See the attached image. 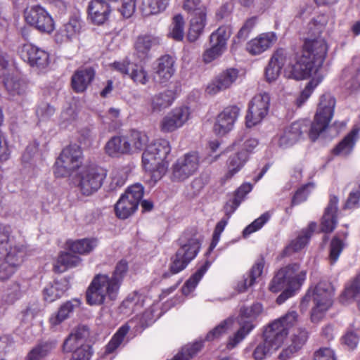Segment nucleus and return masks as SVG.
Instances as JSON below:
<instances>
[{
    "label": "nucleus",
    "mask_w": 360,
    "mask_h": 360,
    "mask_svg": "<svg viewBox=\"0 0 360 360\" xmlns=\"http://www.w3.org/2000/svg\"><path fill=\"white\" fill-rule=\"evenodd\" d=\"M325 40L317 37L307 39L300 52L288 53L283 49H277L271 57V75L278 76L284 67V74L288 78L296 80L311 77L297 99L301 106L311 96L313 90L321 82L319 72L327 54Z\"/></svg>",
    "instance_id": "f257e3e1"
},
{
    "label": "nucleus",
    "mask_w": 360,
    "mask_h": 360,
    "mask_svg": "<svg viewBox=\"0 0 360 360\" xmlns=\"http://www.w3.org/2000/svg\"><path fill=\"white\" fill-rule=\"evenodd\" d=\"M171 152L168 140L158 139L148 146L142 155V164L145 171L149 174V184L153 186L166 174L169 162L167 160Z\"/></svg>",
    "instance_id": "f03ea898"
},
{
    "label": "nucleus",
    "mask_w": 360,
    "mask_h": 360,
    "mask_svg": "<svg viewBox=\"0 0 360 360\" xmlns=\"http://www.w3.org/2000/svg\"><path fill=\"white\" fill-rule=\"evenodd\" d=\"M179 243L180 248L170 266V270L173 274L184 270L195 257L200 247V240L196 233H184L179 238Z\"/></svg>",
    "instance_id": "7ed1b4c3"
},
{
    "label": "nucleus",
    "mask_w": 360,
    "mask_h": 360,
    "mask_svg": "<svg viewBox=\"0 0 360 360\" xmlns=\"http://www.w3.org/2000/svg\"><path fill=\"white\" fill-rule=\"evenodd\" d=\"M335 98L329 94H325L320 98L314 122L311 123L309 136L312 141L328 127L334 112Z\"/></svg>",
    "instance_id": "20e7f679"
},
{
    "label": "nucleus",
    "mask_w": 360,
    "mask_h": 360,
    "mask_svg": "<svg viewBox=\"0 0 360 360\" xmlns=\"http://www.w3.org/2000/svg\"><path fill=\"white\" fill-rule=\"evenodd\" d=\"M144 193L140 184L130 186L123 193L115 206V213L120 219H127L136 210Z\"/></svg>",
    "instance_id": "39448f33"
},
{
    "label": "nucleus",
    "mask_w": 360,
    "mask_h": 360,
    "mask_svg": "<svg viewBox=\"0 0 360 360\" xmlns=\"http://www.w3.org/2000/svg\"><path fill=\"white\" fill-rule=\"evenodd\" d=\"M82 150L76 144L65 148L55 163L54 174L58 177L70 175L82 164Z\"/></svg>",
    "instance_id": "423d86ee"
},
{
    "label": "nucleus",
    "mask_w": 360,
    "mask_h": 360,
    "mask_svg": "<svg viewBox=\"0 0 360 360\" xmlns=\"http://www.w3.org/2000/svg\"><path fill=\"white\" fill-rule=\"evenodd\" d=\"M127 270L126 262H119L113 276L109 278L106 275L96 276L89 285L86 292H115L119 290L122 278Z\"/></svg>",
    "instance_id": "0eeeda50"
},
{
    "label": "nucleus",
    "mask_w": 360,
    "mask_h": 360,
    "mask_svg": "<svg viewBox=\"0 0 360 360\" xmlns=\"http://www.w3.org/2000/svg\"><path fill=\"white\" fill-rule=\"evenodd\" d=\"M262 311V306L256 303L250 307H243L240 309L239 319L240 328L233 335L229 337L226 347L231 349L237 346L252 330L253 326L252 320L255 319Z\"/></svg>",
    "instance_id": "6e6552de"
},
{
    "label": "nucleus",
    "mask_w": 360,
    "mask_h": 360,
    "mask_svg": "<svg viewBox=\"0 0 360 360\" xmlns=\"http://www.w3.org/2000/svg\"><path fill=\"white\" fill-rule=\"evenodd\" d=\"M105 176L106 172L101 167H83L77 176L78 187L83 195H90L101 188Z\"/></svg>",
    "instance_id": "1a4fd4ad"
},
{
    "label": "nucleus",
    "mask_w": 360,
    "mask_h": 360,
    "mask_svg": "<svg viewBox=\"0 0 360 360\" xmlns=\"http://www.w3.org/2000/svg\"><path fill=\"white\" fill-rule=\"evenodd\" d=\"M200 166V157L196 152L184 154L173 163L171 179L173 181H184L193 176Z\"/></svg>",
    "instance_id": "9d476101"
},
{
    "label": "nucleus",
    "mask_w": 360,
    "mask_h": 360,
    "mask_svg": "<svg viewBox=\"0 0 360 360\" xmlns=\"http://www.w3.org/2000/svg\"><path fill=\"white\" fill-rule=\"evenodd\" d=\"M299 266L293 264L281 268L275 275L274 282L278 285L285 288L283 292H294L300 289L304 274H298Z\"/></svg>",
    "instance_id": "9b49d317"
},
{
    "label": "nucleus",
    "mask_w": 360,
    "mask_h": 360,
    "mask_svg": "<svg viewBox=\"0 0 360 360\" xmlns=\"http://www.w3.org/2000/svg\"><path fill=\"white\" fill-rule=\"evenodd\" d=\"M269 103L270 95L268 93L259 94L253 97L245 116L247 127L251 128L262 122L268 114Z\"/></svg>",
    "instance_id": "f8f14e48"
},
{
    "label": "nucleus",
    "mask_w": 360,
    "mask_h": 360,
    "mask_svg": "<svg viewBox=\"0 0 360 360\" xmlns=\"http://www.w3.org/2000/svg\"><path fill=\"white\" fill-rule=\"evenodd\" d=\"M190 117L189 108L186 106L174 108L161 119L159 129L162 133L174 132L186 124Z\"/></svg>",
    "instance_id": "ddd939ff"
},
{
    "label": "nucleus",
    "mask_w": 360,
    "mask_h": 360,
    "mask_svg": "<svg viewBox=\"0 0 360 360\" xmlns=\"http://www.w3.org/2000/svg\"><path fill=\"white\" fill-rule=\"evenodd\" d=\"M25 18L28 24L41 32L49 34L55 28L52 17L44 8L39 6L25 11Z\"/></svg>",
    "instance_id": "4468645a"
},
{
    "label": "nucleus",
    "mask_w": 360,
    "mask_h": 360,
    "mask_svg": "<svg viewBox=\"0 0 360 360\" xmlns=\"http://www.w3.org/2000/svg\"><path fill=\"white\" fill-rule=\"evenodd\" d=\"M18 53L24 61L33 68L44 69L49 64V53L32 44H24L20 46Z\"/></svg>",
    "instance_id": "2eb2a0df"
},
{
    "label": "nucleus",
    "mask_w": 360,
    "mask_h": 360,
    "mask_svg": "<svg viewBox=\"0 0 360 360\" xmlns=\"http://www.w3.org/2000/svg\"><path fill=\"white\" fill-rule=\"evenodd\" d=\"M240 108L236 105L225 108L215 118L214 131L218 135H224L231 131L240 115Z\"/></svg>",
    "instance_id": "dca6fc26"
},
{
    "label": "nucleus",
    "mask_w": 360,
    "mask_h": 360,
    "mask_svg": "<svg viewBox=\"0 0 360 360\" xmlns=\"http://www.w3.org/2000/svg\"><path fill=\"white\" fill-rule=\"evenodd\" d=\"M238 77V71L235 68L227 69L212 80L207 85L205 92L207 94L214 96L230 88Z\"/></svg>",
    "instance_id": "f3484780"
},
{
    "label": "nucleus",
    "mask_w": 360,
    "mask_h": 360,
    "mask_svg": "<svg viewBox=\"0 0 360 360\" xmlns=\"http://www.w3.org/2000/svg\"><path fill=\"white\" fill-rule=\"evenodd\" d=\"M313 300L314 307L311 311V321L313 323L321 321L327 310L331 307L333 301L330 294H306L303 300Z\"/></svg>",
    "instance_id": "a211bd4d"
},
{
    "label": "nucleus",
    "mask_w": 360,
    "mask_h": 360,
    "mask_svg": "<svg viewBox=\"0 0 360 360\" xmlns=\"http://www.w3.org/2000/svg\"><path fill=\"white\" fill-rule=\"evenodd\" d=\"M307 122L297 121L287 127L279 136L278 145L282 148H288L297 143L302 137L303 133L307 131Z\"/></svg>",
    "instance_id": "6ab92c4d"
},
{
    "label": "nucleus",
    "mask_w": 360,
    "mask_h": 360,
    "mask_svg": "<svg viewBox=\"0 0 360 360\" xmlns=\"http://www.w3.org/2000/svg\"><path fill=\"white\" fill-rule=\"evenodd\" d=\"M174 63V58L169 55L158 59L154 76L157 83L165 84L171 79L175 72Z\"/></svg>",
    "instance_id": "aec40b11"
},
{
    "label": "nucleus",
    "mask_w": 360,
    "mask_h": 360,
    "mask_svg": "<svg viewBox=\"0 0 360 360\" xmlns=\"http://www.w3.org/2000/svg\"><path fill=\"white\" fill-rule=\"evenodd\" d=\"M229 153L226 160L227 170L224 175L226 179H230L240 171L249 159L247 153H243V151L238 149H233L228 152L226 149L223 154Z\"/></svg>",
    "instance_id": "412c9836"
},
{
    "label": "nucleus",
    "mask_w": 360,
    "mask_h": 360,
    "mask_svg": "<svg viewBox=\"0 0 360 360\" xmlns=\"http://www.w3.org/2000/svg\"><path fill=\"white\" fill-rule=\"evenodd\" d=\"M111 13L110 5L104 0H92L89 3L88 16L96 25L106 22Z\"/></svg>",
    "instance_id": "4be33fe9"
},
{
    "label": "nucleus",
    "mask_w": 360,
    "mask_h": 360,
    "mask_svg": "<svg viewBox=\"0 0 360 360\" xmlns=\"http://www.w3.org/2000/svg\"><path fill=\"white\" fill-rule=\"evenodd\" d=\"M95 77V70L91 67H83L72 76V88L77 93L84 92Z\"/></svg>",
    "instance_id": "5701e85b"
},
{
    "label": "nucleus",
    "mask_w": 360,
    "mask_h": 360,
    "mask_svg": "<svg viewBox=\"0 0 360 360\" xmlns=\"http://www.w3.org/2000/svg\"><path fill=\"white\" fill-rule=\"evenodd\" d=\"M207 8H201L198 11L193 13L188 32V39L189 41H196L203 32L204 28L207 24Z\"/></svg>",
    "instance_id": "b1692460"
},
{
    "label": "nucleus",
    "mask_w": 360,
    "mask_h": 360,
    "mask_svg": "<svg viewBox=\"0 0 360 360\" xmlns=\"http://www.w3.org/2000/svg\"><path fill=\"white\" fill-rule=\"evenodd\" d=\"M338 202V199L335 196L330 197L321 224V231L324 233H331L336 226Z\"/></svg>",
    "instance_id": "393cba45"
},
{
    "label": "nucleus",
    "mask_w": 360,
    "mask_h": 360,
    "mask_svg": "<svg viewBox=\"0 0 360 360\" xmlns=\"http://www.w3.org/2000/svg\"><path fill=\"white\" fill-rule=\"evenodd\" d=\"M82 27L81 20L78 17H72L57 32L56 40L58 43L69 41L76 38Z\"/></svg>",
    "instance_id": "a878e982"
},
{
    "label": "nucleus",
    "mask_w": 360,
    "mask_h": 360,
    "mask_svg": "<svg viewBox=\"0 0 360 360\" xmlns=\"http://www.w3.org/2000/svg\"><path fill=\"white\" fill-rule=\"evenodd\" d=\"M4 250L6 254L4 259L20 266L27 253V247L24 242H11Z\"/></svg>",
    "instance_id": "bb28decb"
},
{
    "label": "nucleus",
    "mask_w": 360,
    "mask_h": 360,
    "mask_svg": "<svg viewBox=\"0 0 360 360\" xmlns=\"http://www.w3.org/2000/svg\"><path fill=\"white\" fill-rule=\"evenodd\" d=\"M129 143L125 136H112L105 146V153L110 157L118 158L123 155H129Z\"/></svg>",
    "instance_id": "cd10ccee"
},
{
    "label": "nucleus",
    "mask_w": 360,
    "mask_h": 360,
    "mask_svg": "<svg viewBox=\"0 0 360 360\" xmlns=\"http://www.w3.org/2000/svg\"><path fill=\"white\" fill-rule=\"evenodd\" d=\"M159 43L160 40L158 37L151 35L140 36L134 44L136 54L140 59H144L148 56L150 50L157 46Z\"/></svg>",
    "instance_id": "c85d7f7f"
},
{
    "label": "nucleus",
    "mask_w": 360,
    "mask_h": 360,
    "mask_svg": "<svg viewBox=\"0 0 360 360\" xmlns=\"http://www.w3.org/2000/svg\"><path fill=\"white\" fill-rule=\"evenodd\" d=\"M316 227V224L315 223H310L307 228L302 229L298 236L292 240L286 248L288 252H298L304 248L315 231Z\"/></svg>",
    "instance_id": "c756f323"
},
{
    "label": "nucleus",
    "mask_w": 360,
    "mask_h": 360,
    "mask_svg": "<svg viewBox=\"0 0 360 360\" xmlns=\"http://www.w3.org/2000/svg\"><path fill=\"white\" fill-rule=\"evenodd\" d=\"M95 238H83L77 240H68L66 247L70 252L78 255H87L97 246Z\"/></svg>",
    "instance_id": "7c9ffc66"
},
{
    "label": "nucleus",
    "mask_w": 360,
    "mask_h": 360,
    "mask_svg": "<svg viewBox=\"0 0 360 360\" xmlns=\"http://www.w3.org/2000/svg\"><path fill=\"white\" fill-rule=\"evenodd\" d=\"M169 4V0H141L139 8L143 15L148 16L163 12Z\"/></svg>",
    "instance_id": "2f4dec72"
},
{
    "label": "nucleus",
    "mask_w": 360,
    "mask_h": 360,
    "mask_svg": "<svg viewBox=\"0 0 360 360\" xmlns=\"http://www.w3.org/2000/svg\"><path fill=\"white\" fill-rule=\"evenodd\" d=\"M80 304L81 302L79 300L74 299L62 305L57 314H53L50 317L49 322L51 327H56L65 320L68 317L70 313H71L75 307H79Z\"/></svg>",
    "instance_id": "473e14b6"
},
{
    "label": "nucleus",
    "mask_w": 360,
    "mask_h": 360,
    "mask_svg": "<svg viewBox=\"0 0 360 360\" xmlns=\"http://www.w3.org/2000/svg\"><path fill=\"white\" fill-rule=\"evenodd\" d=\"M358 132V129L352 130L333 149V153L342 156L350 154L357 140Z\"/></svg>",
    "instance_id": "72a5a7b5"
},
{
    "label": "nucleus",
    "mask_w": 360,
    "mask_h": 360,
    "mask_svg": "<svg viewBox=\"0 0 360 360\" xmlns=\"http://www.w3.org/2000/svg\"><path fill=\"white\" fill-rule=\"evenodd\" d=\"M125 138L129 143V154L141 151L148 141V136L139 131H132L129 135L125 136Z\"/></svg>",
    "instance_id": "f704fd0d"
},
{
    "label": "nucleus",
    "mask_w": 360,
    "mask_h": 360,
    "mask_svg": "<svg viewBox=\"0 0 360 360\" xmlns=\"http://www.w3.org/2000/svg\"><path fill=\"white\" fill-rule=\"evenodd\" d=\"M174 101L171 91H166L155 95L150 101V107L153 112H160L172 105Z\"/></svg>",
    "instance_id": "c9c22d12"
},
{
    "label": "nucleus",
    "mask_w": 360,
    "mask_h": 360,
    "mask_svg": "<svg viewBox=\"0 0 360 360\" xmlns=\"http://www.w3.org/2000/svg\"><path fill=\"white\" fill-rule=\"evenodd\" d=\"M270 45V36L264 33L250 41L247 44V50L252 55H257L268 49Z\"/></svg>",
    "instance_id": "e433bc0d"
},
{
    "label": "nucleus",
    "mask_w": 360,
    "mask_h": 360,
    "mask_svg": "<svg viewBox=\"0 0 360 360\" xmlns=\"http://www.w3.org/2000/svg\"><path fill=\"white\" fill-rule=\"evenodd\" d=\"M81 262V259L68 252H60L57 259V264L54 268L58 271H63L68 268L77 266Z\"/></svg>",
    "instance_id": "4c0bfd02"
},
{
    "label": "nucleus",
    "mask_w": 360,
    "mask_h": 360,
    "mask_svg": "<svg viewBox=\"0 0 360 360\" xmlns=\"http://www.w3.org/2000/svg\"><path fill=\"white\" fill-rule=\"evenodd\" d=\"M258 144V140L255 138L249 137L245 140L238 139L231 146L227 148V152L231 151L233 149H238L239 150H242L243 153H247L249 156L257 148Z\"/></svg>",
    "instance_id": "58836bf2"
},
{
    "label": "nucleus",
    "mask_w": 360,
    "mask_h": 360,
    "mask_svg": "<svg viewBox=\"0 0 360 360\" xmlns=\"http://www.w3.org/2000/svg\"><path fill=\"white\" fill-rule=\"evenodd\" d=\"M185 20L181 14L175 15L171 24L169 36L176 41H181L184 37Z\"/></svg>",
    "instance_id": "ea45409f"
},
{
    "label": "nucleus",
    "mask_w": 360,
    "mask_h": 360,
    "mask_svg": "<svg viewBox=\"0 0 360 360\" xmlns=\"http://www.w3.org/2000/svg\"><path fill=\"white\" fill-rule=\"evenodd\" d=\"M231 35V29L229 26L219 27L210 37V44L219 45L226 49L227 41Z\"/></svg>",
    "instance_id": "a19ab883"
},
{
    "label": "nucleus",
    "mask_w": 360,
    "mask_h": 360,
    "mask_svg": "<svg viewBox=\"0 0 360 360\" xmlns=\"http://www.w3.org/2000/svg\"><path fill=\"white\" fill-rule=\"evenodd\" d=\"M263 268L264 262L262 261L257 262L252 267L247 277L244 278L243 283L239 285V290H249L250 287L255 283V280L261 276Z\"/></svg>",
    "instance_id": "79ce46f5"
},
{
    "label": "nucleus",
    "mask_w": 360,
    "mask_h": 360,
    "mask_svg": "<svg viewBox=\"0 0 360 360\" xmlns=\"http://www.w3.org/2000/svg\"><path fill=\"white\" fill-rule=\"evenodd\" d=\"M129 77L136 84L146 85L150 80V75L143 66L134 64L131 65Z\"/></svg>",
    "instance_id": "37998d69"
},
{
    "label": "nucleus",
    "mask_w": 360,
    "mask_h": 360,
    "mask_svg": "<svg viewBox=\"0 0 360 360\" xmlns=\"http://www.w3.org/2000/svg\"><path fill=\"white\" fill-rule=\"evenodd\" d=\"M297 318L298 314L295 311H289L280 319L271 323V327L274 326V328H280L281 329H286V332L288 333V330L297 323Z\"/></svg>",
    "instance_id": "c03bdc74"
},
{
    "label": "nucleus",
    "mask_w": 360,
    "mask_h": 360,
    "mask_svg": "<svg viewBox=\"0 0 360 360\" xmlns=\"http://www.w3.org/2000/svg\"><path fill=\"white\" fill-rule=\"evenodd\" d=\"M202 342H195L185 345L172 360H190L201 349Z\"/></svg>",
    "instance_id": "a18cd8bd"
},
{
    "label": "nucleus",
    "mask_w": 360,
    "mask_h": 360,
    "mask_svg": "<svg viewBox=\"0 0 360 360\" xmlns=\"http://www.w3.org/2000/svg\"><path fill=\"white\" fill-rule=\"evenodd\" d=\"M233 323V319L231 318L224 320L207 333L206 340L208 341H212L218 339L231 328Z\"/></svg>",
    "instance_id": "49530a36"
},
{
    "label": "nucleus",
    "mask_w": 360,
    "mask_h": 360,
    "mask_svg": "<svg viewBox=\"0 0 360 360\" xmlns=\"http://www.w3.org/2000/svg\"><path fill=\"white\" fill-rule=\"evenodd\" d=\"M328 20L329 16L326 14L322 13L318 15L309 22V32L311 34L319 35L325 30V27L328 22Z\"/></svg>",
    "instance_id": "de8ad7c7"
},
{
    "label": "nucleus",
    "mask_w": 360,
    "mask_h": 360,
    "mask_svg": "<svg viewBox=\"0 0 360 360\" xmlns=\"http://www.w3.org/2000/svg\"><path fill=\"white\" fill-rule=\"evenodd\" d=\"M269 218L270 215L268 212L262 214L244 229L243 231V236L244 238H248L250 234L260 230L263 226L267 223Z\"/></svg>",
    "instance_id": "09e8293b"
},
{
    "label": "nucleus",
    "mask_w": 360,
    "mask_h": 360,
    "mask_svg": "<svg viewBox=\"0 0 360 360\" xmlns=\"http://www.w3.org/2000/svg\"><path fill=\"white\" fill-rule=\"evenodd\" d=\"M52 349V346L47 343L39 344L27 354L26 360H40L46 356Z\"/></svg>",
    "instance_id": "8fccbe9b"
},
{
    "label": "nucleus",
    "mask_w": 360,
    "mask_h": 360,
    "mask_svg": "<svg viewBox=\"0 0 360 360\" xmlns=\"http://www.w3.org/2000/svg\"><path fill=\"white\" fill-rule=\"evenodd\" d=\"M129 330V327L127 325L120 327L107 345L106 352L112 353L122 343Z\"/></svg>",
    "instance_id": "3c124183"
},
{
    "label": "nucleus",
    "mask_w": 360,
    "mask_h": 360,
    "mask_svg": "<svg viewBox=\"0 0 360 360\" xmlns=\"http://www.w3.org/2000/svg\"><path fill=\"white\" fill-rule=\"evenodd\" d=\"M55 113V108L49 103H42L36 109V115L39 122L49 120Z\"/></svg>",
    "instance_id": "603ef678"
},
{
    "label": "nucleus",
    "mask_w": 360,
    "mask_h": 360,
    "mask_svg": "<svg viewBox=\"0 0 360 360\" xmlns=\"http://www.w3.org/2000/svg\"><path fill=\"white\" fill-rule=\"evenodd\" d=\"M4 85L12 95L21 94L24 92V85L15 77H7L4 81Z\"/></svg>",
    "instance_id": "864d4df0"
},
{
    "label": "nucleus",
    "mask_w": 360,
    "mask_h": 360,
    "mask_svg": "<svg viewBox=\"0 0 360 360\" xmlns=\"http://www.w3.org/2000/svg\"><path fill=\"white\" fill-rule=\"evenodd\" d=\"M207 271V267L205 266H202L197 271L193 274L189 279L185 283L184 286V291L191 292L193 291L198 282L202 278L203 275Z\"/></svg>",
    "instance_id": "5fc2aeb1"
},
{
    "label": "nucleus",
    "mask_w": 360,
    "mask_h": 360,
    "mask_svg": "<svg viewBox=\"0 0 360 360\" xmlns=\"http://www.w3.org/2000/svg\"><path fill=\"white\" fill-rule=\"evenodd\" d=\"M18 266L4 259L0 264V281L8 280L17 271Z\"/></svg>",
    "instance_id": "6e6d98bb"
},
{
    "label": "nucleus",
    "mask_w": 360,
    "mask_h": 360,
    "mask_svg": "<svg viewBox=\"0 0 360 360\" xmlns=\"http://www.w3.org/2000/svg\"><path fill=\"white\" fill-rule=\"evenodd\" d=\"M288 334V333L286 332V329L271 327V349H277L279 348L283 343Z\"/></svg>",
    "instance_id": "4d7b16f0"
},
{
    "label": "nucleus",
    "mask_w": 360,
    "mask_h": 360,
    "mask_svg": "<svg viewBox=\"0 0 360 360\" xmlns=\"http://www.w3.org/2000/svg\"><path fill=\"white\" fill-rule=\"evenodd\" d=\"M308 339V332L303 329L298 330L291 338V346L294 351H298L306 343Z\"/></svg>",
    "instance_id": "13d9d810"
},
{
    "label": "nucleus",
    "mask_w": 360,
    "mask_h": 360,
    "mask_svg": "<svg viewBox=\"0 0 360 360\" xmlns=\"http://www.w3.org/2000/svg\"><path fill=\"white\" fill-rule=\"evenodd\" d=\"M89 328L86 326H79L75 332L71 333L66 339V346H69L74 340H78L79 342L83 345L85 339L89 336Z\"/></svg>",
    "instance_id": "bf43d9fd"
},
{
    "label": "nucleus",
    "mask_w": 360,
    "mask_h": 360,
    "mask_svg": "<svg viewBox=\"0 0 360 360\" xmlns=\"http://www.w3.org/2000/svg\"><path fill=\"white\" fill-rule=\"evenodd\" d=\"M12 229L11 226L4 224H0V252L4 250L11 242V235Z\"/></svg>",
    "instance_id": "052dcab7"
},
{
    "label": "nucleus",
    "mask_w": 360,
    "mask_h": 360,
    "mask_svg": "<svg viewBox=\"0 0 360 360\" xmlns=\"http://www.w3.org/2000/svg\"><path fill=\"white\" fill-rule=\"evenodd\" d=\"M342 248L343 244L342 240L338 237H334L330 243V261L331 264L338 260Z\"/></svg>",
    "instance_id": "680f3d73"
},
{
    "label": "nucleus",
    "mask_w": 360,
    "mask_h": 360,
    "mask_svg": "<svg viewBox=\"0 0 360 360\" xmlns=\"http://www.w3.org/2000/svg\"><path fill=\"white\" fill-rule=\"evenodd\" d=\"M268 337L264 333V342L257 345L253 352V357L255 360H263L269 352L270 342L268 341Z\"/></svg>",
    "instance_id": "e2e57ef3"
},
{
    "label": "nucleus",
    "mask_w": 360,
    "mask_h": 360,
    "mask_svg": "<svg viewBox=\"0 0 360 360\" xmlns=\"http://www.w3.org/2000/svg\"><path fill=\"white\" fill-rule=\"evenodd\" d=\"M228 220L227 218H224L217 224L213 233L212 241L210 247L211 250L214 249L219 241L220 236L224 231L228 223Z\"/></svg>",
    "instance_id": "0e129e2a"
},
{
    "label": "nucleus",
    "mask_w": 360,
    "mask_h": 360,
    "mask_svg": "<svg viewBox=\"0 0 360 360\" xmlns=\"http://www.w3.org/2000/svg\"><path fill=\"white\" fill-rule=\"evenodd\" d=\"M314 360H336L333 350L328 347L320 348L314 354Z\"/></svg>",
    "instance_id": "69168bd1"
},
{
    "label": "nucleus",
    "mask_w": 360,
    "mask_h": 360,
    "mask_svg": "<svg viewBox=\"0 0 360 360\" xmlns=\"http://www.w3.org/2000/svg\"><path fill=\"white\" fill-rule=\"evenodd\" d=\"M136 0H124L120 11L125 18L131 17L136 10Z\"/></svg>",
    "instance_id": "338daca9"
},
{
    "label": "nucleus",
    "mask_w": 360,
    "mask_h": 360,
    "mask_svg": "<svg viewBox=\"0 0 360 360\" xmlns=\"http://www.w3.org/2000/svg\"><path fill=\"white\" fill-rule=\"evenodd\" d=\"M91 355L89 346L85 345L72 351V356L70 360H89Z\"/></svg>",
    "instance_id": "774afa93"
}]
</instances>
